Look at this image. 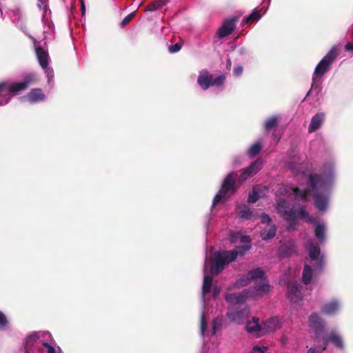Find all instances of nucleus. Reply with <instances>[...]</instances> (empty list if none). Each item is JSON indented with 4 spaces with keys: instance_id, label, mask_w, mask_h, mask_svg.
I'll use <instances>...</instances> for the list:
<instances>
[{
    "instance_id": "obj_1",
    "label": "nucleus",
    "mask_w": 353,
    "mask_h": 353,
    "mask_svg": "<svg viewBox=\"0 0 353 353\" xmlns=\"http://www.w3.org/2000/svg\"><path fill=\"white\" fill-rule=\"evenodd\" d=\"M334 163H325L321 174H311L307 178V188H299L292 185L281 184L277 190L276 210L289 223V230L295 228L298 219L312 222L309 214L303 207L298 209L291 208L288 197L307 201L310 195L314 199V205L319 211H325L328 206L331 190L335 179Z\"/></svg>"
},
{
    "instance_id": "obj_2",
    "label": "nucleus",
    "mask_w": 353,
    "mask_h": 353,
    "mask_svg": "<svg viewBox=\"0 0 353 353\" xmlns=\"http://www.w3.org/2000/svg\"><path fill=\"white\" fill-rule=\"evenodd\" d=\"M254 282V285L244 290L241 293H228L225 300L230 303L227 312L228 318L236 324L243 323L247 319L250 310L245 303L248 298L253 299L262 297L270 290V285L265 276V272L261 268H254L241 275L236 281V288H242Z\"/></svg>"
},
{
    "instance_id": "obj_3",
    "label": "nucleus",
    "mask_w": 353,
    "mask_h": 353,
    "mask_svg": "<svg viewBox=\"0 0 353 353\" xmlns=\"http://www.w3.org/2000/svg\"><path fill=\"white\" fill-rule=\"evenodd\" d=\"M241 242L244 244L236 247L234 250L230 251L216 252L214 256L210 259V273L208 272L207 261H205L203 268V283L202 288V301H203V310L201 314L200 320V334L203 338V347L206 346V338L210 336H214L218 330H219L223 325V319L221 317H216L212 321V327L208 332V319L205 316V296L209 293L211 290L212 284V274H218L223 269L226 264L236 260L239 255L243 256L250 249V242L248 236H243L241 238ZM207 261V259L205 260Z\"/></svg>"
},
{
    "instance_id": "obj_4",
    "label": "nucleus",
    "mask_w": 353,
    "mask_h": 353,
    "mask_svg": "<svg viewBox=\"0 0 353 353\" xmlns=\"http://www.w3.org/2000/svg\"><path fill=\"white\" fill-rule=\"evenodd\" d=\"M338 55V48L336 46H333L319 61L313 72L312 83L310 90L307 92V95L313 92L316 95L319 94L321 91V81L318 80V78L321 77L330 70L332 64Z\"/></svg>"
},
{
    "instance_id": "obj_5",
    "label": "nucleus",
    "mask_w": 353,
    "mask_h": 353,
    "mask_svg": "<svg viewBox=\"0 0 353 353\" xmlns=\"http://www.w3.org/2000/svg\"><path fill=\"white\" fill-rule=\"evenodd\" d=\"M307 251L309 259L314 268L311 265H305L303 268L302 279L303 282L307 285L310 283L314 273L320 272L324 265V256L320 252L319 246L313 242H308Z\"/></svg>"
},
{
    "instance_id": "obj_6",
    "label": "nucleus",
    "mask_w": 353,
    "mask_h": 353,
    "mask_svg": "<svg viewBox=\"0 0 353 353\" xmlns=\"http://www.w3.org/2000/svg\"><path fill=\"white\" fill-rule=\"evenodd\" d=\"M27 77L21 82H4L0 83V105L6 104L10 99L12 94L27 88L30 82Z\"/></svg>"
},
{
    "instance_id": "obj_7",
    "label": "nucleus",
    "mask_w": 353,
    "mask_h": 353,
    "mask_svg": "<svg viewBox=\"0 0 353 353\" xmlns=\"http://www.w3.org/2000/svg\"><path fill=\"white\" fill-rule=\"evenodd\" d=\"M259 318L253 317L251 322H248L245 329L248 332H255L260 330H264L265 332H271L276 330L280 327L281 321L278 316H273L266 320L263 326L259 323Z\"/></svg>"
},
{
    "instance_id": "obj_8",
    "label": "nucleus",
    "mask_w": 353,
    "mask_h": 353,
    "mask_svg": "<svg viewBox=\"0 0 353 353\" xmlns=\"http://www.w3.org/2000/svg\"><path fill=\"white\" fill-rule=\"evenodd\" d=\"M236 175L234 172H231L224 179L221 190L214 198L212 207L216 205L221 199H227L235 192L234 178Z\"/></svg>"
},
{
    "instance_id": "obj_9",
    "label": "nucleus",
    "mask_w": 353,
    "mask_h": 353,
    "mask_svg": "<svg viewBox=\"0 0 353 353\" xmlns=\"http://www.w3.org/2000/svg\"><path fill=\"white\" fill-rule=\"evenodd\" d=\"M225 80L224 75H219L214 78L213 75L206 70H202L199 74L197 83L204 90L208 89L210 86L219 87L222 85Z\"/></svg>"
},
{
    "instance_id": "obj_10",
    "label": "nucleus",
    "mask_w": 353,
    "mask_h": 353,
    "mask_svg": "<svg viewBox=\"0 0 353 353\" xmlns=\"http://www.w3.org/2000/svg\"><path fill=\"white\" fill-rule=\"evenodd\" d=\"M307 323L311 331L315 334L316 341L319 343L321 336L325 333L324 321L314 312L309 316Z\"/></svg>"
},
{
    "instance_id": "obj_11",
    "label": "nucleus",
    "mask_w": 353,
    "mask_h": 353,
    "mask_svg": "<svg viewBox=\"0 0 353 353\" xmlns=\"http://www.w3.org/2000/svg\"><path fill=\"white\" fill-rule=\"evenodd\" d=\"M237 19L232 17L225 19L216 32V37L221 39L231 34L236 28Z\"/></svg>"
},
{
    "instance_id": "obj_12",
    "label": "nucleus",
    "mask_w": 353,
    "mask_h": 353,
    "mask_svg": "<svg viewBox=\"0 0 353 353\" xmlns=\"http://www.w3.org/2000/svg\"><path fill=\"white\" fill-rule=\"evenodd\" d=\"M302 286L297 283H290L288 285V297L293 303H298L303 298Z\"/></svg>"
},
{
    "instance_id": "obj_13",
    "label": "nucleus",
    "mask_w": 353,
    "mask_h": 353,
    "mask_svg": "<svg viewBox=\"0 0 353 353\" xmlns=\"http://www.w3.org/2000/svg\"><path fill=\"white\" fill-rule=\"evenodd\" d=\"M41 337L51 338V334L48 332H34L28 335L24 341V348L26 353H33L32 346L37 340L40 339Z\"/></svg>"
},
{
    "instance_id": "obj_14",
    "label": "nucleus",
    "mask_w": 353,
    "mask_h": 353,
    "mask_svg": "<svg viewBox=\"0 0 353 353\" xmlns=\"http://www.w3.org/2000/svg\"><path fill=\"white\" fill-rule=\"evenodd\" d=\"M32 39L38 62L42 68H46L48 65L50 60L48 52L38 45L35 39Z\"/></svg>"
},
{
    "instance_id": "obj_15",
    "label": "nucleus",
    "mask_w": 353,
    "mask_h": 353,
    "mask_svg": "<svg viewBox=\"0 0 353 353\" xmlns=\"http://www.w3.org/2000/svg\"><path fill=\"white\" fill-rule=\"evenodd\" d=\"M341 303L338 299H333L325 303L321 308V312L326 315H335L341 309Z\"/></svg>"
},
{
    "instance_id": "obj_16",
    "label": "nucleus",
    "mask_w": 353,
    "mask_h": 353,
    "mask_svg": "<svg viewBox=\"0 0 353 353\" xmlns=\"http://www.w3.org/2000/svg\"><path fill=\"white\" fill-rule=\"evenodd\" d=\"M297 248L295 242L292 240L283 243L279 249V256L281 257H288L296 253Z\"/></svg>"
},
{
    "instance_id": "obj_17",
    "label": "nucleus",
    "mask_w": 353,
    "mask_h": 353,
    "mask_svg": "<svg viewBox=\"0 0 353 353\" xmlns=\"http://www.w3.org/2000/svg\"><path fill=\"white\" fill-rule=\"evenodd\" d=\"M266 11L267 8L264 6L260 8L257 7L254 9L250 14L243 18L242 23L245 24L250 22L258 21L266 12Z\"/></svg>"
},
{
    "instance_id": "obj_18",
    "label": "nucleus",
    "mask_w": 353,
    "mask_h": 353,
    "mask_svg": "<svg viewBox=\"0 0 353 353\" xmlns=\"http://www.w3.org/2000/svg\"><path fill=\"white\" fill-rule=\"evenodd\" d=\"M325 117V116L323 112H319L315 114L311 119L308 127V132L311 133L317 130L323 124Z\"/></svg>"
},
{
    "instance_id": "obj_19",
    "label": "nucleus",
    "mask_w": 353,
    "mask_h": 353,
    "mask_svg": "<svg viewBox=\"0 0 353 353\" xmlns=\"http://www.w3.org/2000/svg\"><path fill=\"white\" fill-rule=\"evenodd\" d=\"M238 214L240 218L247 220H254L257 215L245 205H240L237 207Z\"/></svg>"
},
{
    "instance_id": "obj_20",
    "label": "nucleus",
    "mask_w": 353,
    "mask_h": 353,
    "mask_svg": "<svg viewBox=\"0 0 353 353\" xmlns=\"http://www.w3.org/2000/svg\"><path fill=\"white\" fill-rule=\"evenodd\" d=\"M312 220L311 223L315 224L314 233L315 236L320 243H323L325 241V225L323 223L316 222L313 218L310 216Z\"/></svg>"
},
{
    "instance_id": "obj_21",
    "label": "nucleus",
    "mask_w": 353,
    "mask_h": 353,
    "mask_svg": "<svg viewBox=\"0 0 353 353\" xmlns=\"http://www.w3.org/2000/svg\"><path fill=\"white\" fill-rule=\"evenodd\" d=\"M327 341V343L330 341L333 343L336 347L340 349H343L344 347L343 340L339 334H338L335 332H332L330 333L328 337L325 336V333L321 336V341Z\"/></svg>"
},
{
    "instance_id": "obj_22",
    "label": "nucleus",
    "mask_w": 353,
    "mask_h": 353,
    "mask_svg": "<svg viewBox=\"0 0 353 353\" xmlns=\"http://www.w3.org/2000/svg\"><path fill=\"white\" fill-rule=\"evenodd\" d=\"M287 167L291 170L292 173L296 176H305L304 166L296 161H292L287 162Z\"/></svg>"
},
{
    "instance_id": "obj_23",
    "label": "nucleus",
    "mask_w": 353,
    "mask_h": 353,
    "mask_svg": "<svg viewBox=\"0 0 353 353\" xmlns=\"http://www.w3.org/2000/svg\"><path fill=\"white\" fill-rule=\"evenodd\" d=\"M276 232V226L274 224H268L261 232V237L264 241H268L272 239Z\"/></svg>"
},
{
    "instance_id": "obj_24",
    "label": "nucleus",
    "mask_w": 353,
    "mask_h": 353,
    "mask_svg": "<svg viewBox=\"0 0 353 353\" xmlns=\"http://www.w3.org/2000/svg\"><path fill=\"white\" fill-rule=\"evenodd\" d=\"M26 97L30 103H37L43 101L45 95L41 89H34L28 93Z\"/></svg>"
},
{
    "instance_id": "obj_25",
    "label": "nucleus",
    "mask_w": 353,
    "mask_h": 353,
    "mask_svg": "<svg viewBox=\"0 0 353 353\" xmlns=\"http://www.w3.org/2000/svg\"><path fill=\"white\" fill-rule=\"evenodd\" d=\"M261 148L262 145L261 141H257L250 147L248 150V155L250 158L254 157L261 152Z\"/></svg>"
},
{
    "instance_id": "obj_26",
    "label": "nucleus",
    "mask_w": 353,
    "mask_h": 353,
    "mask_svg": "<svg viewBox=\"0 0 353 353\" xmlns=\"http://www.w3.org/2000/svg\"><path fill=\"white\" fill-rule=\"evenodd\" d=\"M168 2V0H156L151 2L147 7L146 11L153 12L161 8Z\"/></svg>"
},
{
    "instance_id": "obj_27",
    "label": "nucleus",
    "mask_w": 353,
    "mask_h": 353,
    "mask_svg": "<svg viewBox=\"0 0 353 353\" xmlns=\"http://www.w3.org/2000/svg\"><path fill=\"white\" fill-rule=\"evenodd\" d=\"M261 187L260 185L254 186L252 191L249 194L248 202L255 203L261 196L260 194Z\"/></svg>"
},
{
    "instance_id": "obj_28",
    "label": "nucleus",
    "mask_w": 353,
    "mask_h": 353,
    "mask_svg": "<svg viewBox=\"0 0 353 353\" xmlns=\"http://www.w3.org/2000/svg\"><path fill=\"white\" fill-rule=\"evenodd\" d=\"M262 165L263 161L260 159H258L246 169L247 171H248V172L252 176L262 168Z\"/></svg>"
},
{
    "instance_id": "obj_29",
    "label": "nucleus",
    "mask_w": 353,
    "mask_h": 353,
    "mask_svg": "<svg viewBox=\"0 0 353 353\" xmlns=\"http://www.w3.org/2000/svg\"><path fill=\"white\" fill-rule=\"evenodd\" d=\"M279 123V119L277 117H272L266 120L265 122V129L266 131H269L272 128H275Z\"/></svg>"
},
{
    "instance_id": "obj_30",
    "label": "nucleus",
    "mask_w": 353,
    "mask_h": 353,
    "mask_svg": "<svg viewBox=\"0 0 353 353\" xmlns=\"http://www.w3.org/2000/svg\"><path fill=\"white\" fill-rule=\"evenodd\" d=\"M322 343L318 347H312L307 350V353H322L327 347V341H321ZM321 343V341L319 342Z\"/></svg>"
},
{
    "instance_id": "obj_31",
    "label": "nucleus",
    "mask_w": 353,
    "mask_h": 353,
    "mask_svg": "<svg viewBox=\"0 0 353 353\" xmlns=\"http://www.w3.org/2000/svg\"><path fill=\"white\" fill-rule=\"evenodd\" d=\"M42 69L44 70V72L46 75L48 84H51L53 81V78H54L53 70L51 68L48 67V65L46 66V68H42Z\"/></svg>"
},
{
    "instance_id": "obj_32",
    "label": "nucleus",
    "mask_w": 353,
    "mask_h": 353,
    "mask_svg": "<svg viewBox=\"0 0 353 353\" xmlns=\"http://www.w3.org/2000/svg\"><path fill=\"white\" fill-rule=\"evenodd\" d=\"M42 343L48 353H62L59 348L57 350L47 342H43Z\"/></svg>"
},
{
    "instance_id": "obj_33",
    "label": "nucleus",
    "mask_w": 353,
    "mask_h": 353,
    "mask_svg": "<svg viewBox=\"0 0 353 353\" xmlns=\"http://www.w3.org/2000/svg\"><path fill=\"white\" fill-rule=\"evenodd\" d=\"M250 176H252L251 174H250L248 172V171H247V169L245 168V169L242 170L241 174L239 176V178L238 180L240 183H243V181H245L246 179H248Z\"/></svg>"
},
{
    "instance_id": "obj_34",
    "label": "nucleus",
    "mask_w": 353,
    "mask_h": 353,
    "mask_svg": "<svg viewBox=\"0 0 353 353\" xmlns=\"http://www.w3.org/2000/svg\"><path fill=\"white\" fill-rule=\"evenodd\" d=\"M181 49V46L179 43H175L170 45L168 47V50L170 53H175L179 52Z\"/></svg>"
},
{
    "instance_id": "obj_35",
    "label": "nucleus",
    "mask_w": 353,
    "mask_h": 353,
    "mask_svg": "<svg viewBox=\"0 0 353 353\" xmlns=\"http://www.w3.org/2000/svg\"><path fill=\"white\" fill-rule=\"evenodd\" d=\"M261 223L263 224H267V225H268V224H272L270 217L269 216V215H268L265 213H263L261 214Z\"/></svg>"
},
{
    "instance_id": "obj_36",
    "label": "nucleus",
    "mask_w": 353,
    "mask_h": 353,
    "mask_svg": "<svg viewBox=\"0 0 353 353\" xmlns=\"http://www.w3.org/2000/svg\"><path fill=\"white\" fill-rule=\"evenodd\" d=\"M134 15V12H132V13L129 14L128 15H127L121 21V26L122 27L125 26L132 20Z\"/></svg>"
},
{
    "instance_id": "obj_37",
    "label": "nucleus",
    "mask_w": 353,
    "mask_h": 353,
    "mask_svg": "<svg viewBox=\"0 0 353 353\" xmlns=\"http://www.w3.org/2000/svg\"><path fill=\"white\" fill-rule=\"evenodd\" d=\"M8 323L6 316L3 313L0 312V329H3Z\"/></svg>"
},
{
    "instance_id": "obj_38",
    "label": "nucleus",
    "mask_w": 353,
    "mask_h": 353,
    "mask_svg": "<svg viewBox=\"0 0 353 353\" xmlns=\"http://www.w3.org/2000/svg\"><path fill=\"white\" fill-rule=\"evenodd\" d=\"M243 71V68L241 65H237L234 68L233 72L234 74L236 77H239L242 74Z\"/></svg>"
},
{
    "instance_id": "obj_39",
    "label": "nucleus",
    "mask_w": 353,
    "mask_h": 353,
    "mask_svg": "<svg viewBox=\"0 0 353 353\" xmlns=\"http://www.w3.org/2000/svg\"><path fill=\"white\" fill-rule=\"evenodd\" d=\"M38 1V7L40 10H43L44 12L47 10V5L43 0H37Z\"/></svg>"
},
{
    "instance_id": "obj_40",
    "label": "nucleus",
    "mask_w": 353,
    "mask_h": 353,
    "mask_svg": "<svg viewBox=\"0 0 353 353\" xmlns=\"http://www.w3.org/2000/svg\"><path fill=\"white\" fill-rule=\"evenodd\" d=\"M81 14L82 15H85V5L83 0H81Z\"/></svg>"
},
{
    "instance_id": "obj_41",
    "label": "nucleus",
    "mask_w": 353,
    "mask_h": 353,
    "mask_svg": "<svg viewBox=\"0 0 353 353\" xmlns=\"http://www.w3.org/2000/svg\"><path fill=\"white\" fill-rule=\"evenodd\" d=\"M345 49L347 51H353V44H352V43H347L345 46Z\"/></svg>"
},
{
    "instance_id": "obj_42",
    "label": "nucleus",
    "mask_w": 353,
    "mask_h": 353,
    "mask_svg": "<svg viewBox=\"0 0 353 353\" xmlns=\"http://www.w3.org/2000/svg\"><path fill=\"white\" fill-rule=\"evenodd\" d=\"M220 292V290L217 287H214V291H213V296H216L219 295Z\"/></svg>"
},
{
    "instance_id": "obj_43",
    "label": "nucleus",
    "mask_w": 353,
    "mask_h": 353,
    "mask_svg": "<svg viewBox=\"0 0 353 353\" xmlns=\"http://www.w3.org/2000/svg\"><path fill=\"white\" fill-rule=\"evenodd\" d=\"M292 152L294 154V157H296V154H295V153H296L295 150H293L292 151Z\"/></svg>"
},
{
    "instance_id": "obj_44",
    "label": "nucleus",
    "mask_w": 353,
    "mask_h": 353,
    "mask_svg": "<svg viewBox=\"0 0 353 353\" xmlns=\"http://www.w3.org/2000/svg\"><path fill=\"white\" fill-rule=\"evenodd\" d=\"M228 63H229V65H231V62H230V59L228 60Z\"/></svg>"
}]
</instances>
